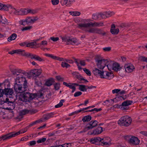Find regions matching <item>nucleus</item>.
Masks as SVG:
<instances>
[{"label":"nucleus","instance_id":"obj_1","mask_svg":"<svg viewBox=\"0 0 147 147\" xmlns=\"http://www.w3.org/2000/svg\"><path fill=\"white\" fill-rule=\"evenodd\" d=\"M78 28L82 30L91 33H96L105 34V33L103 32L101 29L94 28H91L90 27H100L103 25V23L102 22H92L90 19H84L82 20L81 22L78 24Z\"/></svg>","mask_w":147,"mask_h":147},{"label":"nucleus","instance_id":"obj_2","mask_svg":"<svg viewBox=\"0 0 147 147\" xmlns=\"http://www.w3.org/2000/svg\"><path fill=\"white\" fill-rule=\"evenodd\" d=\"M13 74L17 76L15 79V83L27 85V81L25 78L24 77V76L26 74L25 71L21 69H15Z\"/></svg>","mask_w":147,"mask_h":147},{"label":"nucleus","instance_id":"obj_3","mask_svg":"<svg viewBox=\"0 0 147 147\" xmlns=\"http://www.w3.org/2000/svg\"><path fill=\"white\" fill-rule=\"evenodd\" d=\"M37 96V95L35 93L23 92L19 95V98L20 100L23 102H30L36 98Z\"/></svg>","mask_w":147,"mask_h":147},{"label":"nucleus","instance_id":"obj_4","mask_svg":"<svg viewBox=\"0 0 147 147\" xmlns=\"http://www.w3.org/2000/svg\"><path fill=\"white\" fill-rule=\"evenodd\" d=\"M132 121L131 118L128 116L126 115L121 117L118 121V124L121 126H129Z\"/></svg>","mask_w":147,"mask_h":147},{"label":"nucleus","instance_id":"obj_5","mask_svg":"<svg viewBox=\"0 0 147 147\" xmlns=\"http://www.w3.org/2000/svg\"><path fill=\"white\" fill-rule=\"evenodd\" d=\"M38 19V18L37 17H27L25 19L21 20L19 21V23L20 25L25 26L26 25V23L27 24H33Z\"/></svg>","mask_w":147,"mask_h":147},{"label":"nucleus","instance_id":"obj_6","mask_svg":"<svg viewBox=\"0 0 147 147\" xmlns=\"http://www.w3.org/2000/svg\"><path fill=\"white\" fill-rule=\"evenodd\" d=\"M27 85L25 84L23 85L17 83H15L14 88L15 92L17 93H22L27 90Z\"/></svg>","mask_w":147,"mask_h":147},{"label":"nucleus","instance_id":"obj_7","mask_svg":"<svg viewBox=\"0 0 147 147\" xmlns=\"http://www.w3.org/2000/svg\"><path fill=\"white\" fill-rule=\"evenodd\" d=\"M61 38L62 41L66 42L67 45L76 44L77 42V40L76 38L65 36L61 37Z\"/></svg>","mask_w":147,"mask_h":147},{"label":"nucleus","instance_id":"obj_8","mask_svg":"<svg viewBox=\"0 0 147 147\" xmlns=\"http://www.w3.org/2000/svg\"><path fill=\"white\" fill-rule=\"evenodd\" d=\"M1 84H0V94H1L2 97L3 94H4L6 96L7 95H11L13 93V91L12 89L11 88H5L3 90L1 88Z\"/></svg>","mask_w":147,"mask_h":147},{"label":"nucleus","instance_id":"obj_9","mask_svg":"<svg viewBox=\"0 0 147 147\" xmlns=\"http://www.w3.org/2000/svg\"><path fill=\"white\" fill-rule=\"evenodd\" d=\"M107 62V60L102 59L96 60L97 65L98 68L100 69H103L105 66Z\"/></svg>","mask_w":147,"mask_h":147},{"label":"nucleus","instance_id":"obj_10","mask_svg":"<svg viewBox=\"0 0 147 147\" xmlns=\"http://www.w3.org/2000/svg\"><path fill=\"white\" fill-rule=\"evenodd\" d=\"M103 74L101 75V78H105L107 80H111L114 77L113 73L107 71H104L103 72Z\"/></svg>","mask_w":147,"mask_h":147},{"label":"nucleus","instance_id":"obj_11","mask_svg":"<svg viewBox=\"0 0 147 147\" xmlns=\"http://www.w3.org/2000/svg\"><path fill=\"white\" fill-rule=\"evenodd\" d=\"M133 101L131 100H126L123 102L121 105L119 106V108L122 110H127L128 106L131 104Z\"/></svg>","mask_w":147,"mask_h":147},{"label":"nucleus","instance_id":"obj_12","mask_svg":"<svg viewBox=\"0 0 147 147\" xmlns=\"http://www.w3.org/2000/svg\"><path fill=\"white\" fill-rule=\"evenodd\" d=\"M129 142L132 145H136L139 144L140 141L137 137L132 136L130 138Z\"/></svg>","mask_w":147,"mask_h":147},{"label":"nucleus","instance_id":"obj_13","mask_svg":"<svg viewBox=\"0 0 147 147\" xmlns=\"http://www.w3.org/2000/svg\"><path fill=\"white\" fill-rule=\"evenodd\" d=\"M98 123V122L96 121H95L93 122H90L89 123L86 125L85 127V130L87 131L93 128L97 125Z\"/></svg>","mask_w":147,"mask_h":147},{"label":"nucleus","instance_id":"obj_14","mask_svg":"<svg viewBox=\"0 0 147 147\" xmlns=\"http://www.w3.org/2000/svg\"><path fill=\"white\" fill-rule=\"evenodd\" d=\"M54 115V112H51L45 114L43 115L42 117L40 119L41 120L43 121L42 122H44L50 118L53 117Z\"/></svg>","mask_w":147,"mask_h":147},{"label":"nucleus","instance_id":"obj_15","mask_svg":"<svg viewBox=\"0 0 147 147\" xmlns=\"http://www.w3.org/2000/svg\"><path fill=\"white\" fill-rule=\"evenodd\" d=\"M41 72L42 71L41 69H33L30 70V74L33 77H36L40 75L41 74Z\"/></svg>","mask_w":147,"mask_h":147},{"label":"nucleus","instance_id":"obj_16","mask_svg":"<svg viewBox=\"0 0 147 147\" xmlns=\"http://www.w3.org/2000/svg\"><path fill=\"white\" fill-rule=\"evenodd\" d=\"M111 139L109 137H106L101 138V142L103 145H109L111 144Z\"/></svg>","mask_w":147,"mask_h":147},{"label":"nucleus","instance_id":"obj_17","mask_svg":"<svg viewBox=\"0 0 147 147\" xmlns=\"http://www.w3.org/2000/svg\"><path fill=\"white\" fill-rule=\"evenodd\" d=\"M15 137L14 133H9L0 137V140H5Z\"/></svg>","mask_w":147,"mask_h":147},{"label":"nucleus","instance_id":"obj_18","mask_svg":"<svg viewBox=\"0 0 147 147\" xmlns=\"http://www.w3.org/2000/svg\"><path fill=\"white\" fill-rule=\"evenodd\" d=\"M124 67L125 71L128 73L132 72L134 69V66L131 64L125 65Z\"/></svg>","mask_w":147,"mask_h":147},{"label":"nucleus","instance_id":"obj_19","mask_svg":"<svg viewBox=\"0 0 147 147\" xmlns=\"http://www.w3.org/2000/svg\"><path fill=\"white\" fill-rule=\"evenodd\" d=\"M93 72L95 75L99 76L101 78L102 76L101 75L103 74V70H100L96 68L93 70Z\"/></svg>","mask_w":147,"mask_h":147},{"label":"nucleus","instance_id":"obj_20","mask_svg":"<svg viewBox=\"0 0 147 147\" xmlns=\"http://www.w3.org/2000/svg\"><path fill=\"white\" fill-rule=\"evenodd\" d=\"M102 131V127H98L97 128L94 130L91 134L96 135L101 133Z\"/></svg>","mask_w":147,"mask_h":147},{"label":"nucleus","instance_id":"obj_21","mask_svg":"<svg viewBox=\"0 0 147 147\" xmlns=\"http://www.w3.org/2000/svg\"><path fill=\"white\" fill-rule=\"evenodd\" d=\"M101 138L98 137L92 138L90 140L92 143L97 144L99 142H101Z\"/></svg>","mask_w":147,"mask_h":147},{"label":"nucleus","instance_id":"obj_22","mask_svg":"<svg viewBox=\"0 0 147 147\" xmlns=\"http://www.w3.org/2000/svg\"><path fill=\"white\" fill-rule=\"evenodd\" d=\"M113 70L116 71H119L121 69L120 65L117 63H114L112 64Z\"/></svg>","mask_w":147,"mask_h":147},{"label":"nucleus","instance_id":"obj_23","mask_svg":"<svg viewBox=\"0 0 147 147\" xmlns=\"http://www.w3.org/2000/svg\"><path fill=\"white\" fill-rule=\"evenodd\" d=\"M27 47L32 48L36 49L38 48V44L36 42H32L27 43Z\"/></svg>","mask_w":147,"mask_h":147},{"label":"nucleus","instance_id":"obj_24","mask_svg":"<svg viewBox=\"0 0 147 147\" xmlns=\"http://www.w3.org/2000/svg\"><path fill=\"white\" fill-rule=\"evenodd\" d=\"M60 2L63 6L69 7L70 5V0H61Z\"/></svg>","mask_w":147,"mask_h":147},{"label":"nucleus","instance_id":"obj_25","mask_svg":"<svg viewBox=\"0 0 147 147\" xmlns=\"http://www.w3.org/2000/svg\"><path fill=\"white\" fill-rule=\"evenodd\" d=\"M10 11L13 14L16 15H19V9H16L11 6Z\"/></svg>","mask_w":147,"mask_h":147},{"label":"nucleus","instance_id":"obj_26","mask_svg":"<svg viewBox=\"0 0 147 147\" xmlns=\"http://www.w3.org/2000/svg\"><path fill=\"white\" fill-rule=\"evenodd\" d=\"M9 99L7 98H6L5 100L4 105L1 107H0V108L7 109L6 108H8V107L9 106L10 102L9 101Z\"/></svg>","mask_w":147,"mask_h":147},{"label":"nucleus","instance_id":"obj_27","mask_svg":"<svg viewBox=\"0 0 147 147\" xmlns=\"http://www.w3.org/2000/svg\"><path fill=\"white\" fill-rule=\"evenodd\" d=\"M28 14V8L21 9H19V15H26Z\"/></svg>","mask_w":147,"mask_h":147},{"label":"nucleus","instance_id":"obj_28","mask_svg":"<svg viewBox=\"0 0 147 147\" xmlns=\"http://www.w3.org/2000/svg\"><path fill=\"white\" fill-rule=\"evenodd\" d=\"M38 9H31L28 8V14L30 13L32 14H34L38 13Z\"/></svg>","mask_w":147,"mask_h":147},{"label":"nucleus","instance_id":"obj_29","mask_svg":"<svg viewBox=\"0 0 147 147\" xmlns=\"http://www.w3.org/2000/svg\"><path fill=\"white\" fill-rule=\"evenodd\" d=\"M15 53L19 54L24 56L25 55L26 52L24 50L19 49L15 50Z\"/></svg>","mask_w":147,"mask_h":147},{"label":"nucleus","instance_id":"obj_30","mask_svg":"<svg viewBox=\"0 0 147 147\" xmlns=\"http://www.w3.org/2000/svg\"><path fill=\"white\" fill-rule=\"evenodd\" d=\"M17 35L15 33L12 34L11 36L7 38V41L10 42L12 40H15L17 37Z\"/></svg>","mask_w":147,"mask_h":147},{"label":"nucleus","instance_id":"obj_31","mask_svg":"<svg viewBox=\"0 0 147 147\" xmlns=\"http://www.w3.org/2000/svg\"><path fill=\"white\" fill-rule=\"evenodd\" d=\"M92 119L90 115L85 116L82 119V120L84 122H88L90 121Z\"/></svg>","mask_w":147,"mask_h":147},{"label":"nucleus","instance_id":"obj_32","mask_svg":"<svg viewBox=\"0 0 147 147\" xmlns=\"http://www.w3.org/2000/svg\"><path fill=\"white\" fill-rule=\"evenodd\" d=\"M15 105L14 103L11 101H10L8 108H7L8 110H12L14 109Z\"/></svg>","mask_w":147,"mask_h":147},{"label":"nucleus","instance_id":"obj_33","mask_svg":"<svg viewBox=\"0 0 147 147\" xmlns=\"http://www.w3.org/2000/svg\"><path fill=\"white\" fill-rule=\"evenodd\" d=\"M11 7V6L10 5H5L3 4L2 9L5 11H10Z\"/></svg>","mask_w":147,"mask_h":147},{"label":"nucleus","instance_id":"obj_34","mask_svg":"<svg viewBox=\"0 0 147 147\" xmlns=\"http://www.w3.org/2000/svg\"><path fill=\"white\" fill-rule=\"evenodd\" d=\"M79 89L83 92L86 91L87 90V86L84 85H79Z\"/></svg>","mask_w":147,"mask_h":147},{"label":"nucleus","instance_id":"obj_35","mask_svg":"<svg viewBox=\"0 0 147 147\" xmlns=\"http://www.w3.org/2000/svg\"><path fill=\"white\" fill-rule=\"evenodd\" d=\"M69 13L71 15L73 16H78L81 14L80 12L78 11H70Z\"/></svg>","mask_w":147,"mask_h":147},{"label":"nucleus","instance_id":"obj_36","mask_svg":"<svg viewBox=\"0 0 147 147\" xmlns=\"http://www.w3.org/2000/svg\"><path fill=\"white\" fill-rule=\"evenodd\" d=\"M76 78L80 80H83L84 81L83 83H86L88 82L87 80L84 79L81 75L79 74L76 76Z\"/></svg>","mask_w":147,"mask_h":147},{"label":"nucleus","instance_id":"obj_37","mask_svg":"<svg viewBox=\"0 0 147 147\" xmlns=\"http://www.w3.org/2000/svg\"><path fill=\"white\" fill-rule=\"evenodd\" d=\"M29 110L28 109H23L20 111L19 114L21 116L24 115L28 113H29Z\"/></svg>","mask_w":147,"mask_h":147},{"label":"nucleus","instance_id":"obj_38","mask_svg":"<svg viewBox=\"0 0 147 147\" xmlns=\"http://www.w3.org/2000/svg\"><path fill=\"white\" fill-rule=\"evenodd\" d=\"M27 128H24V129L20 130L18 132L14 133V135H15V136L19 135L20 134H22L24 133L27 131Z\"/></svg>","mask_w":147,"mask_h":147},{"label":"nucleus","instance_id":"obj_39","mask_svg":"<svg viewBox=\"0 0 147 147\" xmlns=\"http://www.w3.org/2000/svg\"><path fill=\"white\" fill-rule=\"evenodd\" d=\"M32 28V26H29L22 28L21 29V30L22 31L29 30H31Z\"/></svg>","mask_w":147,"mask_h":147},{"label":"nucleus","instance_id":"obj_40","mask_svg":"<svg viewBox=\"0 0 147 147\" xmlns=\"http://www.w3.org/2000/svg\"><path fill=\"white\" fill-rule=\"evenodd\" d=\"M64 100L61 99L60 100V102L57 105H56L55 107L56 108H58L61 107L63 105V103L64 102Z\"/></svg>","mask_w":147,"mask_h":147},{"label":"nucleus","instance_id":"obj_41","mask_svg":"<svg viewBox=\"0 0 147 147\" xmlns=\"http://www.w3.org/2000/svg\"><path fill=\"white\" fill-rule=\"evenodd\" d=\"M111 32L113 34H118L119 32V29L118 28L117 29H111Z\"/></svg>","mask_w":147,"mask_h":147},{"label":"nucleus","instance_id":"obj_42","mask_svg":"<svg viewBox=\"0 0 147 147\" xmlns=\"http://www.w3.org/2000/svg\"><path fill=\"white\" fill-rule=\"evenodd\" d=\"M42 120H41L40 119L38 120H36L30 123V125H29L28 127H31L32 126L36 124L37 123H39L40 122H42Z\"/></svg>","mask_w":147,"mask_h":147},{"label":"nucleus","instance_id":"obj_43","mask_svg":"<svg viewBox=\"0 0 147 147\" xmlns=\"http://www.w3.org/2000/svg\"><path fill=\"white\" fill-rule=\"evenodd\" d=\"M59 147H72V146L71 143H66L59 145Z\"/></svg>","mask_w":147,"mask_h":147},{"label":"nucleus","instance_id":"obj_44","mask_svg":"<svg viewBox=\"0 0 147 147\" xmlns=\"http://www.w3.org/2000/svg\"><path fill=\"white\" fill-rule=\"evenodd\" d=\"M35 55L32 54H31L28 53L26 52L24 56H27L31 59H34L35 57L34 56H35Z\"/></svg>","mask_w":147,"mask_h":147},{"label":"nucleus","instance_id":"obj_45","mask_svg":"<svg viewBox=\"0 0 147 147\" xmlns=\"http://www.w3.org/2000/svg\"><path fill=\"white\" fill-rule=\"evenodd\" d=\"M61 65L62 67L63 68L65 67L66 68H67L70 67V65L65 62H62Z\"/></svg>","mask_w":147,"mask_h":147},{"label":"nucleus","instance_id":"obj_46","mask_svg":"<svg viewBox=\"0 0 147 147\" xmlns=\"http://www.w3.org/2000/svg\"><path fill=\"white\" fill-rule=\"evenodd\" d=\"M47 140V138H42L38 140L37 141V142L38 144H40L44 142Z\"/></svg>","mask_w":147,"mask_h":147},{"label":"nucleus","instance_id":"obj_47","mask_svg":"<svg viewBox=\"0 0 147 147\" xmlns=\"http://www.w3.org/2000/svg\"><path fill=\"white\" fill-rule=\"evenodd\" d=\"M38 47H40L41 45H47V42L46 40H43L40 43H37Z\"/></svg>","mask_w":147,"mask_h":147},{"label":"nucleus","instance_id":"obj_48","mask_svg":"<svg viewBox=\"0 0 147 147\" xmlns=\"http://www.w3.org/2000/svg\"><path fill=\"white\" fill-rule=\"evenodd\" d=\"M52 84V81L51 80L49 79L47 80L45 82V85L46 86H51Z\"/></svg>","mask_w":147,"mask_h":147},{"label":"nucleus","instance_id":"obj_49","mask_svg":"<svg viewBox=\"0 0 147 147\" xmlns=\"http://www.w3.org/2000/svg\"><path fill=\"white\" fill-rule=\"evenodd\" d=\"M106 15L107 16V18L109 17H111L112 15L114 14V13L113 12L110 11H108V12H105Z\"/></svg>","mask_w":147,"mask_h":147},{"label":"nucleus","instance_id":"obj_50","mask_svg":"<svg viewBox=\"0 0 147 147\" xmlns=\"http://www.w3.org/2000/svg\"><path fill=\"white\" fill-rule=\"evenodd\" d=\"M45 55L47 57H50L55 59H56L57 58L56 56H54L52 54L46 53L45 54Z\"/></svg>","mask_w":147,"mask_h":147},{"label":"nucleus","instance_id":"obj_51","mask_svg":"<svg viewBox=\"0 0 147 147\" xmlns=\"http://www.w3.org/2000/svg\"><path fill=\"white\" fill-rule=\"evenodd\" d=\"M83 71L88 76H90L91 75V73L90 71L88 69L86 68L83 69Z\"/></svg>","mask_w":147,"mask_h":147},{"label":"nucleus","instance_id":"obj_52","mask_svg":"<svg viewBox=\"0 0 147 147\" xmlns=\"http://www.w3.org/2000/svg\"><path fill=\"white\" fill-rule=\"evenodd\" d=\"M34 56L35 57L34 59H35L39 61H43V59L41 58L39 56L36 55H35V56Z\"/></svg>","mask_w":147,"mask_h":147},{"label":"nucleus","instance_id":"obj_53","mask_svg":"<svg viewBox=\"0 0 147 147\" xmlns=\"http://www.w3.org/2000/svg\"><path fill=\"white\" fill-rule=\"evenodd\" d=\"M54 87L55 89L56 90H57L59 89L60 85L59 83H56L54 84Z\"/></svg>","mask_w":147,"mask_h":147},{"label":"nucleus","instance_id":"obj_54","mask_svg":"<svg viewBox=\"0 0 147 147\" xmlns=\"http://www.w3.org/2000/svg\"><path fill=\"white\" fill-rule=\"evenodd\" d=\"M52 3L54 5H57L59 3V0H51Z\"/></svg>","mask_w":147,"mask_h":147},{"label":"nucleus","instance_id":"obj_55","mask_svg":"<svg viewBox=\"0 0 147 147\" xmlns=\"http://www.w3.org/2000/svg\"><path fill=\"white\" fill-rule=\"evenodd\" d=\"M82 94V92H77L75 93L74 94V96L75 97H77L81 95Z\"/></svg>","mask_w":147,"mask_h":147},{"label":"nucleus","instance_id":"obj_56","mask_svg":"<svg viewBox=\"0 0 147 147\" xmlns=\"http://www.w3.org/2000/svg\"><path fill=\"white\" fill-rule=\"evenodd\" d=\"M50 39L53 40V41L55 42L59 40V38L57 37H50Z\"/></svg>","mask_w":147,"mask_h":147},{"label":"nucleus","instance_id":"obj_57","mask_svg":"<svg viewBox=\"0 0 147 147\" xmlns=\"http://www.w3.org/2000/svg\"><path fill=\"white\" fill-rule=\"evenodd\" d=\"M56 79L59 81H62L63 80V78L60 76H56Z\"/></svg>","mask_w":147,"mask_h":147},{"label":"nucleus","instance_id":"obj_58","mask_svg":"<svg viewBox=\"0 0 147 147\" xmlns=\"http://www.w3.org/2000/svg\"><path fill=\"white\" fill-rule=\"evenodd\" d=\"M111 48L110 47H106L103 48V50L105 51H109L111 50Z\"/></svg>","mask_w":147,"mask_h":147},{"label":"nucleus","instance_id":"obj_59","mask_svg":"<svg viewBox=\"0 0 147 147\" xmlns=\"http://www.w3.org/2000/svg\"><path fill=\"white\" fill-rule=\"evenodd\" d=\"M120 90L119 89H115L112 90V93L113 94H115V93H117L119 92H120Z\"/></svg>","mask_w":147,"mask_h":147},{"label":"nucleus","instance_id":"obj_60","mask_svg":"<svg viewBox=\"0 0 147 147\" xmlns=\"http://www.w3.org/2000/svg\"><path fill=\"white\" fill-rule=\"evenodd\" d=\"M64 61L71 64L73 63L74 62V61L72 60L67 59H65Z\"/></svg>","mask_w":147,"mask_h":147},{"label":"nucleus","instance_id":"obj_61","mask_svg":"<svg viewBox=\"0 0 147 147\" xmlns=\"http://www.w3.org/2000/svg\"><path fill=\"white\" fill-rule=\"evenodd\" d=\"M98 16L97 14H93L92 16V18L94 20H96L98 18Z\"/></svg>","mask_w":147,"mask_h":147},{"label":"nucleus","instance_id":"obj_62","mask_svg":"<svg viewBox=\"0 0 147 147\" xmlns=\"http://www.w3.org/2000/svg\"><path fill=\"white\" fill-rule=\"evenodd\" d=\"M36 144L35 141L33 140L30 142H29V146H32L35 145Z\"/></svg>","mask_w":147,"mask_h":147},{"label":"nucleus","instance_id":"obj_63","mask_svg":"<svg viewBox=\"0 0 147 147\" xmlns=\"http://www.w3.org/2000/svg\"><path fill=\"white\" fill-rule=\"evenodd\" d=\"M107 67L108 69L110 71L112 69L113 70V67L112 66V64H109L107 65Z\"/></svg>","mask_w":147,"mask_h":147},{"label":"nucleus","instance_id":"obj_64","mask_svg":"<svg viewBox=\"0 0 147 147\" xmlns=\"http://www.w3.org/2000/svg\"><path fill=\"white\" fill-rule=\"evenodd\" d=\"M80 65L82 66H84L86 65L85 61L84 60H80Z\"/></svg>","mask_w":147,"mask_h":147}]
</instances>
